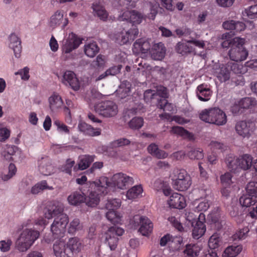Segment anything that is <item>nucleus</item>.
<instances>
[{"label": "nucleus", "instance_id": "obj_55", "mask_svg": "<svg viewBox=\"0 0 257 257\" xmlns=\"http://www.w3.org/2000/svg\"><path fill=\"white\" fill-rule=\"evenodd\" d=\"M219 238L216 234L212 235L209 238L208 246L210 249H213L217 248L219 246Z\"/></svg>", "mask_w": 257, "mask_h": 257}, {"label": "nucleus", "instance_id": "obj_60", "mask_svg": "<svg viewBox=\"0 0 257 257\" xmlns=\"http://www.w3.org/2000/svg\"><path fill=\"white\" fill-rule=\"evenodd\" d=\"M106 217L112 223L116 222L118 220L116 212L114 210H108L106 213Z\"/></svg>", "mask_w": 257, "mask_h": 257}, {"label": "nucleus", "instance_id": "obj_14", "mask_svg": "<svg viewBox=\"0 0 257 257\" xmlns=\"http://www.w3.org/2000/svg\"><path fill=\"white\" fill-rule=\"evenodd\" d=\"M117 19L119 21H126L133 25L139 24L142 22L143 16L135 10L126 11L120 15Z\"/></svg>", "mask_w": 257, "mask_h": 257}, {"label": "nucleus", "instance_id": "obj_12", "mask_svg": "<svg viewBox=\"0 0 257 257\" xmlns=\"http://www.w3.org/2000/svg\"><path fill=\"white\" fill-rule=\"evenodd\" d=\"M82 39L78 38L74 33L69 34L68 38L63 42L62 49L65 53H69L78 48L82 43Z\"/></svg>", "mask_w": 257, "mask_h": 257}, {"label": "nucleus", "instance_id": "obj_26", "mask_svg": "<svg viewBox=\"0 0 257 257\" xmlns=\"http://www.w3.org/2000/svg\"><path fill=\"white\" fill-rule=\"evenodd\" d=\"M238 168L247 170L250 169L252 165V157L250 155L244 154L238 157Z\"/></svg>", "mask_w": 257, "mask_h": 257}, {"label": "nucleus", "instance_id": "obj_48", "mask_svg": "<svg viewBox=\"0 0 257 257\" xmlns=\"http://www.w3.org/2000/svg\"><path fill=\"white\" fill-rule=\"evenodd\" d=\"M176 50L178 53L181 54L182 55L188 53H191L193 51V48L192 47L181 42L177 44Z\"/></svg>", "mask_w": 257, "mask_h": 257}, {"label": "nucleus", "instance_id": "obj_62", "mask_svg": "<svg viewBox=\"0 0 257 257\" xmlns=\"http://www.w3.org/2000/svg\"><path fill=\"white\" fill-rule=\"evenodd\" d=\"M29 69L27 67H25L23 69L19 70L18 72H15V75H20L21 78L24 80H27L30 77L29 74Z\"/></svg>", "mask_w": 257, "mask_h": 257}, {"label": "nucleus", "instance_id": "obj_44", "mask_svg": "<svg viewBox=\"0 0 257 257\" xmlns=\"http://www.w3.org/2000/svg\"><path fill=\"white\" fill-rule=\"evenodd\" d=\"M45 189L52 190L53 188L47 185L46 181H42L37 183L31 189V193L33 194H37Z\"/></svg>", "mask_w": 257, "mask_h": 257}, {"label": "nucleus", "instance_id": "obj_35", "mask_svg": "<svg viewBox=\"0 0 257 257\" xmlns=\"http://www.w3.org/2000/svg\"><path fill=\"white\" fill-rule=\"evenodd\" d=\"M170 132L172 134L178 135L184 139H188L190 140L194 139V136L192 133H190L181 126H177L172 127Z\"/></svg>", "mask_w": 257, "mask_h": 257}, {"label": "nucleus", "instance_id": "obj_13", "mask_svg": "<svg viewBox=\"0 0 257 257\" xmlns=\"http://www.w3.org/2000/svg\"><path fill=\"white\" fill-rule=\"evenodd\" d=\"M68 24L67 18L64 19V14L62 11H56L50 18L48 22L49 26L53 29L61 25L62 29H64Z\"/></svg>", "mask_w": 257, "mask_h": 257}, {"label": "nucleus", "instance_id": "obj_50", "mask_svg": "<svg viewBox=\"0 0 257 257\" xmlns=\"http://www.w3.org/2000/svg\"><path fill=\"white\" fill-rule=\"evenodd\" d=\"M246 193L257 199V182H249L245 187Z\"/></svg>", "mask_w": 257, "mask_h": 257}, {"label": "nucleus", "instance_id": "obj_64", "mask_svg": "<svg viewBox=\"0 0 257 257\" xmlns=\"http://www.w3.org/2000/svg\"><path fill=\"white\" fill-rule=\"evenodd\" d=\"M156 93L158 94L161 98H165L168 97V90L166 87L162 86H159Z\"/></svg>", "mask_w": 257, "mask_h": 257}, {"label": "nucleus", "instance_id": "obj_4", "mask_svg": "<svg viewBox=\"0 0 257 257\" xmlns=\"http://www.w3.org/2000/svg\"><path fill=\"white\" fill-rule=\"evenodd\" d=\"M245 39L239 37L233 39L231 48L228 51V55L231 60L238 62L246 59L248 56V52L244 47Z\"/></svg>", "mask_w": 257, "mask_h": 257}, {"label": "nucleus", "instance_id": "obj_30", "mask_svg": "<svg viewBox=\"0 0 257 257\" xmlns=\"http://www.w3.org/2000/svg\"><path fill=\"white\" fill-rule=\"evenodd\" d=\"M49 106L52 111H56L61 107L63 101L58 94H54L49 98Z\"/></svg>", "mask_w": 257, "mask_h": 257}, {"label": "nucleus", "instance_id": "obj_34", "mask_svg": "<svg viewBox=\"0 0 257 257\" xmlns=\"http://www.w3.org/2000/svg\"><path fill=\"white\" fill-rule=\"evenodd\" d=\"M201 250L200 247L197 244H188L186 245L184 253L189 257L198 256Z\"/></svg>", "mask_w": 257, "mask_h": 257}, {"label": "nucleus", "instance_id": "obj_22", "mask_svg": "<svg viewBox=\"0 0 257 257\" xmlns=\"http://www.w3.org/2000/svg\"><path fill=\"white\" fill-rule=\"evenodd\" d=\"M214 75L216 76L221 82H223L229 79L230 73L227 65L222 64L215 70Z\"/></svg>", "mask_w": 257, "mask_h": 257}, {"label": "nucleus", "instance_id": "obj_7", "mask_svg": "<svg viewBox=\"0 0 257 257\" xmlns=\"http://www.w3.org/2000/svg\"><path fill=\"white\" fill-rule=\"evenodd\" d=\"M135 228L139 226V231L144 236L149 235L153 230V224L151 220L145 216L135 215L131 221Z\"/></svg>", "mask_w": 257, "mask_h": 257}, {"label": "nucleus", "instance_id": "obj_6", "mask_svg": "<svg viewBox=\"0 0 257 257\" xmlns=\"http://www.w3.org/2000/svg\"><path fill=\"white\" fill-rule=\"evenodd\" d=\"M95 110L100 115L105 117H112L118 112L117 105L112 101H104L96 104L94 106Z\"/></svg>", "mask_w": 257, "mask_h": 257}, {"label": "nucleus", "instance_id": "obj_43", "mask_svg": "<svg viewBox=\"0 0 257 257\" xmlns=\"http://www.w3.org/2000/svg\"><path fill=\"white\" fill-rule=\"evenodd\" d=\"M230 215L232 217L235 218V220L238 223H240L243 220V215L238 206H232L229 212Z\"/></svg>", "mask_w": 257, "mask_h": 257}, {"label": "nucleus", "instance_id": "obj_33", "mask_svg": "<svg viewBox=\"0 0 257 257\" xmlns=\"http://www.w3.org/2000/svg\"><path fill=\"white\" fill-rule=\"evenodd\" d=\"M238 158H236L232 154H229L226 156L225 163L227 168L231 171H235L238 168Z\"/></svg>", "mask_w": 257, "mask_h": 257}, {"label": "nucleus", "instance_id": "obj_53", "mask_svg": "<svg viewBox=\"0 0 257 257\" xmlns=\"http://www.w3.org/2000/svg\"><path fill=\"white\" fill-rule=\"evenodd\" d=\"M80 228L81 225L80 224L79 219L75 218L70 223L68 228V232L71 234H74L76 231L80 229Z\"/></svg>", "mask_w": 257, "mask_h": 257}, {"label": "nucleus", "instance_id": "obj_40", "mask_svg": "<svg viewBox=\"0 0 257 257\" xmlns=\"http://www.w3.org/2000/svg\"><path fill=\"white\" fill-rule=\"evenodd\" d=\"M257 202V199L250 196L248 193L243 195L239 198V202L242 207H248L254 205Z\"/></svg>", "mask_w": 257, "mask_h": 257}, {"label": "nucleus", "instance_id": "obj_29", "mask_svg": "<svg viewBox=\"0 0 257 257\" xmlns=\"http://www.w3.org/2000/svg\"><path fill=\"white\" fill-rule=\"evenodd\" d=\"M134 47L137 51L146 53L149 50H151V44L148 40L140 39L137 40L134 44Z\"/></svg>", "mask_w": 257, "mask_h": 257}, {"label": "nucleus", "instance_id": "obj_46", "mask_svg": "<svg viewBox=\"0 0 257 257\" xmlns=\"http://www.w3.org/2000/svg\"><path fill=\"white\" fill-rule=\"evenodd\" d=\"M143 192L141 186H135L129 189L126 193V197L128 199H133L137 198Z\"/></svg>", "mask_w": 257, "mask_h": 257}, {"label": "nucleus", "instance_id": "obj_18", "mask_svg": "<svg viewBox=\"0 0 257 257\" xmlns=\"http://www.w3.org/2000/svg\"><path fill=\"white\" fill-rule=\"evenodd\" d=\"M53 249L56 257H71V251L67 249V247L63 241H56L53 244Z\"/></svg>", "mask_w": 257, "mask_h": 257}, {"label": "nucleus", "instance_id": "obj_3", "mask_svg": "<svg viewBox=\"0 0 257 257\" xmlns=\"http://www.w3.org/2000/svg\"><path fill=\"white\" fill-rule=\"evenodd\" d=\"M199 118L203 121L209 123L222 125L226 122L225 113L218 108H211L202 110Z\"/></svg>", "mask_w": 257, "mask_h": 257}, {"label": "nucleus", "instance_id": "obj_19", "mask_svg": "<svg viewBox=\"0 0 257 257\" xmlns=\"http://www.w3.org/2000/svg\"><path fill=\"white\" fill-rule=\"evenodd\" d=\"M9 47L14 51L16 57L19 58L22 51L21 41L15 33H12L9 37Z\"/></svg>", "mask_w": 257, "mask_h": 257}, {"label": "nucleus", "instance_id": "obj_15", "mask_svg": "<svg viewBox=\"0 0 257 257\" xmlns=\"http://www.w3.org/2000/svg\"><path fill=\"white\" fill-rule=\"evenodd\" d=\"M62 82L66 86H69L75 91L80 88V82L73 71H66L63 74Z\"/></svg>", "mask_w": 257, "mask_h": 257}, {"label": "nucleus", "instance_id": "obj_49", "mask_svg": "<svg viewBox=\"0 0 257 257\" xmlns=\"http://www.w3.org/2000/svg\"><path fill=\"white\" fill-rule=\"evenodd\" d=\"M157 106L160 109L164 111H173L174 110L173 105L168 102V100L165 98H161L159 102H157Z\"/></svg>", "mask_w": 257, "mask_h": 257}, {"label": "nucleus", "instance_id": "obj_42", "mask_svg": "<svg viewBox=\"0 0 257 257\" xmlns=\"http://www.w3.org/2000/svg\"><path fill=\"white\" fill-rule=\"evenodd\" d=\"M186 155L191 160H200L204 157L203 150L200 148H191Z\"/></svg>", "mask_w": 257, "mask_h": 257}, {"label": "nucleus", "instance_id": "obj_63", "mask_svg": "<svg viewBox=\"0 0 257 257\" xmlns=\"http://www.w3.org/2000/svg\"><path fill=\"white\" fill-rule=\"evenodd\" d=\"M54 124L57 127L58 130L59 131L63 132L68 134L69 133V130L68 129V126L59 120H55Z\"/></svg>", "mask_w": 257, "mask_h": 257}, {"label": "nucleus", "instance_id": "obj_41", "mask_svg": "<svg viewBox=\"0 0 257 257\" xmlns=\"http://www.w3.org/2000/svg\"><path fill=\"white\" fill-rule=\"evenodd\" d=\"M93 161V156L85 155L82 157L78 164L79 169L81 170L86 169L89 167Z\"/></svg>", "mask_w": 257, "mask_h": 257}, {"label": "nucleus", "instance_id": "obj_58", "mask_svg": "<svg viewBox=\"0 0 257 257\" xmlns=\"http://www.w3.org/2000/svg\"><path fill=\"white\" fill-rule=\"evenodd\" d=\"M210 146L213 151L219 150L222 151L226 148L223 144L217 141H211L210 143Z\"/></svg>", "mask_w": 257, "mask_h": 257}, {"label": "nucleus", "instance_id": "obj_23", "mask_svg": "<svg viewBox=\"0 0 257 257\" xmlns=\"http://www.w3.org/2000/svg\"><path fill=\"white\" fill-rule=\"evenodd\" d=\"M91 9L93 10L94 16L97 17L103 22L107 21L108 13L102 5L98 3H94L91 6Z\"/></svg>", "mask_w": 257, "mask_h": 257}, {"label": "nucleus", "instance_id": "obj_37", "mask_svg": "<svg viewBox=\"0 0 257 257\" xmlns=\"http://www.w3.org/2000/svg\"><path fill=\"white\" fill-rule=\"evenodd\" d=\"M99 48L95 42L87 44L85 46L84 52L89 57H94L99 52Z\"/></svg>", "mask_w": 257, "mask_h": 257}, {"label": "nucleus", "instance_id": "obj_52", "mask_svg": "<svg viewBox=\"0 0 257 257\" xmlns=\"http://www.w3.org/2000/svg\"><path fill=\"white\" fill-rule=\"evenodd\" d=\"M120 206L119 199H113L107 200L105 204V207L108 210H115Z\"/></svg>", "mask_w": 257, "mask_h": 257}, {"label": "nucleus", "instance_id": "obj_51", "mask_svg": "<svg viewBox=\"0 0 257 257\" xmlns=\"http://www.w3.org/2000/svg\"><path fill=\"white\" fill-rule=\"evenodd\" d=\"M131 84L127 81H123L120 86L118 90L121 94V97H125L128 96L131 92Z\"/></svg>", "mask_w": 257, "mask_h": 257}, {"label": "nucleus", "instance_id": "obj_57", "mask_svg": "<svg viewBox=\"0 0 257 257\" xmlns=\"http://www.w3.org/2000/svg\"><path fill=\"white\" fill-rule=\"evenodd\" d=\"M244 13L250 19L257 18V5L251 6L248 9H245Z\"/></svg>", "mask_w": 257, "mask_h": 257}, {"label": "nucleus", "instance_id": "obj_27", "mask_svg": "<svg viewBox=\"0 0 257 257\" xmlns=\"http://www.w3.org/2000/svg\"><path fill=\"white\" fill-rule=\"evenodd\" d=\"M192 226L193 227L192 235L194 238H199L204 234L206 231L205 225L201 219L196 221L194 225H192Z\"/></svg>", "mask_w": 257, "mask_h": 257}, {"label": "nucleus", "instance_id": "obj_36", "mask_svg": "<svg viewBox=\"0 0 257 257\" xmlns=\"http://www.w3.org/2000/svg\"><path fill=\"white\" fill-rule=\"evenodd\" d=\"M242 249V246L240 245L229 246L224 250L223 255L224 257H235Z\"/></svg>", "mask_w": 257, "mask_h": 257}, {"label": "nucleus", "instance_id": "obj_17", "mask_svg": "<svg viewBox=\"0 0 257 257\" xmlns=\"http://www.w3.org/2000/svg\"><path fill=\"white\" fill-rule=\"evenodd\" d=\"M166 49L164 44L161 42L155 44L150 51L153 59L161 60L165 56Z\"/></svg>", "mask_w": 257, "mask_h": 257}, {"label": "nucleus", "instance_id": "obj_24", "mask_svg": "<svg viewBox=\"0 0 257 257\" xmlns=\"http://www.w3.org/2000/svg\"><path fill=\"white\" fill-rule=\"evenodd\" d=\"M40 171L45 175H49L53 171L52 166L50 163V159L45 156L38 160Z\"/></svg>", "mask_w": 257, "mask_h": 257}, {"label": "nucleus", "instance_id": "obj_39", "mask_svg": "<svg viewBox=\"0 0 257 257\" xmlns=\"http://www.w3.org/2000/svg\"><path fill=\"white\" fill-rule=\"evenodd\" d=\"M226 65L229 69L236 74H244L247 71L246 67L243 66L242 64L229 62L226 64Z\"/></svg>", "mask_w": 257, "mask_h": 257}, {"label": "nucleus", "instance_id": "obj_9", "mask_svg": "<svg viewBox=\"0 0 257 257\" xmlns=\"http://www.w3.org/2000/svg\"><path fill=\"white\" fill-rule=\"evenodd\" d=\"M134 183V179L125 174L118 173L114 174L111 178V181L108 180V186L116 187L120 189H125Z\"/></svg>", "mask_w": 257, "mask_h": 257}, {"label": "nucleus", "instance_id": "obj_2", "mask_svg": "<svg viewBox=\"0 0 257 257\" xmlns=\"http://www.w3.org/2000/svg\"><path fill=\"white\" fill-rule=\"evenodd\" d=\"M39 231L32 228H26L20 234L16 242V247L21 252L28 250L39 238Z\"/></svg>", "mask_w": 257, "mask_h": 257}, {"label": "nucleus", "instance_id": "obj_47", "mask_svg": "<svg viewBox=\"0 0 257 257\" xmlns=\"http://www.w3.org/2000/svg\"><path fill=\"white\" fill-rule=\"evenodd\" d=\"M144 124V119L141 117H135L128 122L130 128L134 130H139Z\"/></svg>", "mask_w": 257, "mask_h": 257}, {"label": "nucleus", "instance_id": "obj_59", "mask_svg": "<svg viewBox=\"0 0 257 257\" xmlns=\"http://www.w3.org/2000/svg\"><path fill=\"white\" fill-rule=\"evenodd\" d=\"M75 164V161L71 159H68L66 161V164L63 167L62 171L65 173L71 174L72 168Z\"/></svg>", "mask_w": 257, "mask_h": 257}, {"label": "nucleus", "instance_id": "obj_54", "mask_svg": "<svg viewBox=\"0 0 257 257\" xmlns=\"http://www.w3.org/2000/svg\"><path fill=\"white\" fill-rule=\"evenodd\" d=\"M232 176L230 173L226 172L220 176V180L222 184L226 187L229 186L232 183Z\"/></svg>", "mask_w": 257, "mask_h": 257}, {"label": "nucleus", "instance_id": "obj_32", "mask_svg": "<svg viewBox=\"0 0 257 257\" xmlns=\"http://www.w3.org/2000/svg\"><path fill=\"white\" fill-rule=\"evenodd\" d=\"M144 100L147 103H155L159 102L161 98L160 96L156 93V91L151 89L146 90L144 94Z\"/></svg>", "mask_w": 257, "mask_h": 257}, {"label": "nucleus", "instance_id": "obj_31", "mask_svg": "<svg viewBox=\"0 0 257 257\" xmlns=\"http://www.w3.org/2000/svg\"><path fill=\"white\" fill-rule=\"evenodd\" d=\"M81 243L77 237H72L69 239L67 243V249L71 252V256L74 252H79L81 248Z\"/></svg>", "mask_w": 257, "mask_h": 257}, {"label": "nucleus", "instance_id": "obj_38", "mask_svg": "<svg viewBox=\"0 0 257 257\" xmlns=\"http://www.w3.org/2000/svg\"><path fill=\"white\" fill-rule=\"evenodd\" d=\"M239 104L242 109H249L257 105V100L253 97H246L239 100Z\"/></svg>", "mask_w": 257, "mask_h": 257}, {"label": "nucleus", "instance_id": "obj_61", "mask_svg": "<svg viewBox=\"0 0 257 257\" xmlns=\"http://www.w3.org/2000/svg\"><path fill=\"white\" fill-rule=\"evenodd\" d=\"M12 244V241L11 239L2 240L0 241V249L4 252L8 251L10 250Z\"/></svg>", "mask_w": 257, "mask_h": 257}, {"label": "nucleus", "instance_id": "obj_28", "mask_svg": "<svg viewBox=\"0 0 257 257\" xmlns=\"http://www.w3.org/2000/svg\"><path fill=\"white\" fill-rule=\"evenodd\" d=\"M84 194L80 191H75L72 193L67 198L69 203L72 205L77 206L84 201Z\"/></svg>", "mask_w": 257, "mask_h": 257}, {"label": "nucleus", "instance_id": "obj_11", "mask_svg": "<svg viewBox=\"0 0 257 257\" xmlns=\"http://www.w3.org/2000/svg\"><path fill=\"white\" fill-rule=\"evenodd\" d=\"M63 204L58 201L50 202L47 206L45 210V216L48 219L56 217L63 213L64 211Z\"/></svg>", "mask_w": 257, "mask_h": 257}, {"label": "nucleus", "instance_id": "obj_1", "mask_svg": "<svg viewBox=\"0 0 257 257\" xmlns=\"http://www.w3.org/2000/svg\"><path fill=\"white\" fill-rule=\"evenodd\" d=\"M108 178L102 176L98 180L91 183V187L93 189L89 196L85 197L84 201L89 207H95L99 202L100 195H105L107 193Z\"/></svg>", "mask_w": 257, "mask_h": 257}, {"label": "nucleus", "instance_id": "obj_45", "mask_svg": "<svg viewBox=\"0 0 257 257\" xmlns=\"http://www.w3.org/2000/svg\"><path fill=\"white\" fill-rule=\"evenodd\" d=\"M17 168L13 163H10L9 166V172L8 174L1 173L0 178L4 181H7L12 178L16 173Z\"/></svg>", "mask_w": 257, "mask_h": 257}, {"label": "nucleus", "instance_id": "obj_25", "mask_svg": "<svg viewBox=\"0 0 257 257\" xmlns=\"http://www.w3.org/2000/svg\"><path fill=\"white\" fill-rule=\"evenodd\" d=\"M211 92L210 88L206 87L202 84L198 86L196 93L197 97L200 101H207L210 99Z\"/></svg>", "mask_w": 257, "mask_h": 257}, {"label": "nucleus", "instance_id": "obj_10", "mask_svg": "<svg viewBox=\"0 0 257 257\" xmlns=\"http://www.w3.org/2000/svg\"><path fill=\"white\" fill-rule=\"evenodd\" d=\"M191 177L184 170L180 171L173 182L174 188L180 191L187 190L191 184Z\"/></svg>", "mask_w": 257, "mask_h": 257}, {"label": "nucleus", "instance_id": "obj_21", "mask_svg": "<svg viewBox=\"0 0 257 257\" xmlns=\"http://www.w3.org/2000/svg\"><path fill=\"white\" fill-rule=\"evenodd\" d=\"M139 34L138 28L134 27L130 29L125 33L122 32L118 36L121 45L126 44L127 42L133 41Z\"/></svg>", "mask_w": 257, "mask_h": 257}, {"label": "nucleus", "instance_id": "obj_56", "mask_svg": "<svg viewBox=\"0 0 257 257\" xmlns=\"http://www.w3.org/2000/svg\"><path fill=\"white\" fill-rule=\"evenodd\" d=\"M187 215L186 219L187 220L191 223V225H194V224L196 222V221L199 220L200 219H202V220L205 219L204 215L202 213H200L198 217L195 216L194 213L191 212H189Z\"/></svg>", "mask_w": 257, "mask_h": 257}, {"label": "nucleus", "instance_id": "obj_20", "mask_svg": "<svg viewBox=\"0 0 257 257\" xmlns=\"http://www.w3.org/2000/svg\"><path fill=\"white\" fill-rule=\"evenodd\" d=\"M170 207L176 209H182L185 207L186 202L183 196L177 193H174L168 201Z\"/></svg>", "mask_w": 257, "mask_h": 257}, {"label": "nucleus", "instance_id": "obj_5", "mask_svg": "<svg viewBox=\"0 0 257 257\" xmlns=\"http://www.w3.org/2000/svg\"><path fill=\"white\" fill-rule=\"evenodd\" d=\"M68 222L69 219L66 214H60L55 218L50 227V231L54 238H58L63 236Z\"/></svg>", "mask_w": 257, "mask_h": 257}, {"label": "nucleus", "instance_id": "obj_8", "mask_svg": "<svg viewBox=\"0 0 257 257\" xmlns=\"http://www.w3.org/2000/svg\"><path fill=\"white\" fill-rule=\"evenodd\" d=\"M123 232L122 228L116 226L109 227L103 236L105 243L109 246L111 250L115 249L117 245L118 236L122 235Z\"/></svg>", "mask_w": 257, "mask_h": 257}, {"label": "nucleus", "instance_id": "obj_16", "mask_svg": "<svg viewBox=\"0 0 257 257\" xmlns=\"http://www.w3.org/2000/svg\"><path fill=\"white\" fill-rule=\"evenodd\" d=\"M254 123L250 121H240L235 125L237 133L243 138H248L251 135Z\"/></svg>", "mask_w": 257, "mask_h": 257}]
</instances>
